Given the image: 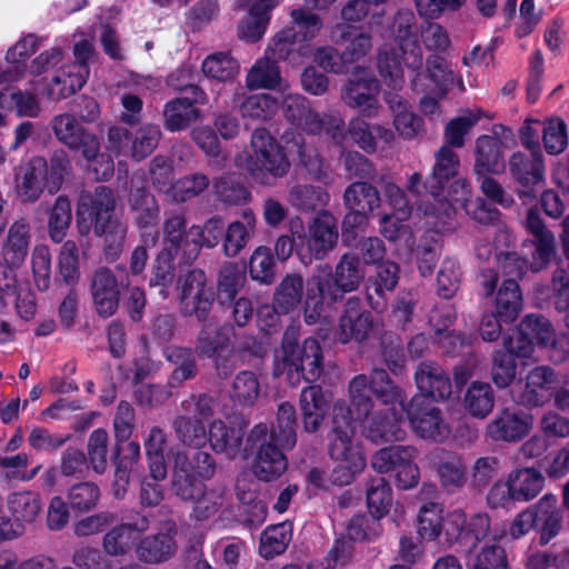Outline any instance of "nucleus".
<instances>
[{"mask_svg":"<svg viewBox=\"0 0 569 569\" xmlns=\"http://www.w3.org/2000/svg\"><path fill=\"white\" fill-rule=\"evenodd\" d=\"M329 193L312 184H296L289 191V202L299 211H316L329 201Z\"/></svg>","mask_w":569,"mask_h":569,"instance_id":"61","label":"nucleus"},{"mask_svg":"<svg viewBox=\"0 0 569 569\" xmlns=\"http://www.w3.org/2000/svg\"><path fill=\"white\" fill-rule=\"evenodd\" d=\"M553 337L551 322L541 315H527L517 326L511 338L516 350L522 357H530L535 347L547 348Z\"/></svg>","mask_w":569,"mask_h":569,"instance_id":"20","label":"nucleus"},{"mask_svg":"<svg viewBox=\"0 0 569 569\" xmlns=\"http://www.w3.org/2000/svg\"><path fill=\"white\" fill-rule=\"evenodd\" d=\"M37 37L30 33L9 48L6 61L10 66L0 72V84L14 82L23 74L27 60L37 51Z\"/></svg>","mask_w":569,"mask_h":569,"instance_id":"42","label":"nucleus"},{"mask_svg":"<svg viewBox=\"0 0 569 569\" xmlns=\"http://www.w3.org/2000/svg\"><path fill=\"white\" fill-rule=\"evenodd\" d=\"M150 527L146 515L133 512L127 521L112 526L102 538V549L110 557H123L136 551L142 536Z\"/></svg>","mask_w":569,"mask_h":569,"instance_id":"15","label":"nucleus"},{"mask_svg":"<svg viewBox=\"0 0 569 569\" xmlns=\"http://www.w3.org/2000/svg\"><path fill=\"white\" fill-rule=\"evenodd\" d=\"M201 71L209 79L228 82L239 73V63L229 52L219 51L203 59Z\"/></svg>","mask_w":569,"mask_h":569,"instance_id":"55","label":"nucleus"},{"mask_svg":"<svg viewBox=\"0 0 569 569\" xmlns=\"http://www.w3.org/2000/svg\"><path fill=\"white\" fill-rule=\"evenodd\" d=\"M249 276L261 284H272L277 277V264L270 248L259 246L256 248L248 263Z\"/></svg>","mask_w":569,"mask_h":569,"instance_id":"62","label":"nucleus"},{"mask_svg":"<svg viewBox=\"0 0 569 569\" xmlns=\"http://www.w3.org/2000/svg\"><path fill=\"white\" fill-rule=\"evenodd\" d=\"M67 499L74 512H89L97 507L100 500V488L96 482L81 481L68 489Z\"/></svg>","mask_w":569,"mask_h":569,"instance_id":"64","label":"nucleus"},{"mask_svg":"<svg viewBox=\"0 0 569 569\" xmlns=\"http://www.w3.org/2000/svg\"><path fill=\"white\" fill-rule=\"evenodd\" d=\"M224 230L226 223L220 216H212L202 226L192 224L190 228H187V218L184 217V231L182 233L184 264H192L202 248L212 249L222 242Z\"/></svg>","mask_w":569,"mask_h":569,"instance_id":"17","label":"nucleus"},{"mask_svg":"<svg viewBox=\"0 0 569 569\" xmlns=\"http://www.w3.org/2000/svg\"><path fill=\"white\" fill-rule=\"evenodd\" d=\"M536 517V529L540 532V545H547L559 535L562 528V511L558 507L557 497L552 493L542 496L533 505Z\"/></svg>","mask_w":569,"mask_h":569,"instance_id":"34","label":"nucleus"},{"mask_svg":"<svg viewBox=\"0 0 569 569\" xmlns=\"http://www.w3.org/2000/svg\"><path fill=\"white\" fill-rule=\"evenodd\" d=\"M246 282V271L236 262H224L218 272L216 299L221 307L230 306Z\"/></svg>","mask_w":569,"mask_h":569,"instance_id":"45","label":"nucleus"},{"mask_svg":"<svg viewBox=\"0 0 569 569\" xmlns=\"http://www.w3.org/2000/svg\"><path fill=\"white\" fill-rule=\"evenodd\" d=\"M250 144L252 152L247 158V170L257 183L271 187L288 174L290 160L269 130L254 129Z\"/></svg>","mask_w":569,"mask_h":569,"instance_id":"5","label":"nucleus"},{"mask_svg":"<svg viewBox=\"0 0 569 569\" xmlns=\"http://www.w3.org/2000/svg\"><path fill=\"white\" fill-rule=\"evenodd\" d=\"M417 453L412 446L383 447L371 457V467L380 475L392 477L398 489L409 490L417 487L420 479V471L415 462Z\"/></svg>","mask_w":569,"mask_h":569,"instance_id":"10","label":"nucleus"},{"mask_svg":"<svg viewBox=\"0 0 569 569\" xmlns=\"http://www.w3.org/2000/svg\"><path fill=\"white\" fill-rule=\"evenodd\" d=\"M71 221V202L67 196L60 194L48 210V233L50 239L56 243L62 242Z\"/></svg>","mask_w":569,"mask_h":569,"instance_id":"56","label":"nucleus"},{"mask_svg":"<svg viewBox=\"0 0 569 569\" xmlns=\"http://www.w3.org/2000/svg\"><path fill=\"white\" fill-rule=\"evenodd\" d=\"M302 429L308 433L319 430L327 413L328 403L322 388L318 385H311L302 388L299 399Z\"/></svg>","mask_w":569,"mask_h":569,"instance_id":"35","label":"nucleus"},{"mask_svg":"<svg viewBox=\"0 0 569 569\" xmlns=\"http://www.w3.org/2000/svg\"><path fill=\"white\" fill-rule=\"evenodd\" d=\"M380 202L378 189L365 181L349 184L343 192V203L347 209H358L372 214L380 207Z\"/></svg>","mask_w":569,"mask_h":569,"instance_id":"52","label":"nucleus"},{"mask_svg":"<svg viewBox=\"0 0 569 569\" xmlns=\"http://www.w3.org/2000/svg\"><path fill=\"white\" fill-rule=\"evenodd\" d=\"M282 449L272 440L258 449L252 469L259 480L268 482L278 479L287 470L288 459Z\"/></svg>","mask_w":569,"mask_h":569,"instance_id":"37","label":"nucleus"},{"mask_svg":"<svg viewBox=\"0 0 569 569\" xmlns=\"http://www.w3.org/2000/svg\"><path fill=\"white\" fill-rule=\"evenodd\" d=\"M281 0H239L240 6H249L248 16L239 26V36L248 42L260 40L270 22L271 11Z\"/></svg>","mask_w":569,"mask_h":569,"instance_id":"30","label":"nucleus"},{"mask_svg":"<svg viewBox=\"0 0 569 569\" xmlns=\"http://www.w3.org/2000/svg\"><path fill=\"white\" fill-rule=\"evenodd\" d=\"M441 486L449 492L461 489L467 482V468L463 458L452 451H441L436 462Z\"/></svg>","mask_w":569,"mask_h":569,"instance_id":"46","label":"nucleus"},{"mask_svg":"<svg viewBox=\"0 0 569 569\" xmlns=\"http://www.w3.org/2000/svg\"><path fill=\"white\" fill-rule=\"evenodd\" d=\"M532 427V416L516 407L499 410L486 427V436L493 441L518 442Z\"/></svg>","mask_w":569,"mask_h":569,"instance_id":"18","label":"nucleus"},{"mask_svg":"<svg viewBox=\"0 0 569 569\" xmlns=\"http://www.w3.org/2000/svg\"><path fill=\"white\" fill-rule=\"evenodd\" d=\"M447 194L445 191L439 197H431L430 200H420L418 209L427 217H432L443 228L449 226L448 220L456 216L455 203L465 204L469 202L471 189L470 183L462 178L452 179L447 186Z\"/></svg>","mask_w":569,"mask_h":569,"instance_id":"16","label":"nucleus"},{"mask_svg":"<svg viewBox=\"0 0 569 569\" xmlns=\"http://www.w3.org/2000/svg\"><path fill=\"white\" fill-rule=\"evenodd\" d=\"M379 91L380 82L375 77L352 78L345 84L341 97L346 104L370 117L377 111Z\"/></svg>","mask_w":569,"mask_h":569,"instance_id":"29","label":"nucleus"},{"mask_svg":"<svg viewBox=\"0 0 569 569\" xmlns=\"http://www.w3.org/2000/svg\"><path fill=\"white\" fill-rule=\"evenodd\" d=\"M292 527L290 522H280L268 526L260 536L259 555L266 559H273L283 553L291 541Z\"/></svg>","mask_w":569,"mask_h":569,"instance_id":"49","label":"nucleus"},{"mask_svg":"<svg viewBox=\"0 0 569 569\" xmlns=\"http://www.w3.org/2000/svg\"><path fill=\"white\" fill-rule=\"evenodd\" d=\"M179 311L184 318L207 322L216 299V290L202 269L189 270L179 279Z\"/></svg>","mask_w":569,"mask_h":569,"instance_id":"9","label":"nucleus"},{"mask_svg":"<svg viewBox=\"0 0 569 569\" xmlns=\"http://www.w3.org/2000/svg\"><path fill=\"white\" fill-rule=\"evenodd\" d=\"M331 37L336 42H348L343 53L349 66L366 57L372 47L371 36L350 23H337Z\"/></svg>","mask_w":569,"mask_h":569,"instance_id":"38","label":"nucleus"},{"mask_svg":"<svg viewBox=\"0 0 569 569\" xmlns=\"http://www.w3.org/2000/svg\"><path fill=\"white\" fill-rule=\"evenodd\" d=\"M177 525L173 521H167L156 533H143L136 549L137 558L147 565L168 561L177 552Z\"/></svg>","mask_w":569,"mask_h":569,"instance_id":"21","label":"nucleus"},{"mask_svg":"<svg viewBox=\"0 0 569 569\" xmlns=\"http://www.w3.org/2000/svg\"><path fill=\"white\" fill-rule=\"evenodd\" d=\"M116 206V194L110 187L98 186L92 191H82L76 210L79 232L88 234L92 230L97 237H101L108 226L118 219Z\"/></svg>","mask_w":569,"mask_h":569,"instance_id":"8","label":"nucleus"},{"mask_svg":"<svg viewBox=\"0 0 569 569\" xmlns=\"http://www.w3.org/2000/svg\"><path fill=\"white\" fill-rule=\"evenodd\" d=\"M510 177L518 198L533 202L545 187V160L542 152L515 151L508 160Z\"/></svg>","mask_w":569,"mask_h":569,"instance_id":"11","label":"nucleus"},{"mask_svg":"<svg viewBox=\"0 0 569 569\" xmlns=\"http://www.w3.org/2000/svg\"><path fill=\"white\" fill-rule=\"evenodd\" d=\"M127 200L129 213L138 230L157 228L160 221V204L144 182L136 184L132 180Z\"/></svg>","mask_w":569,"mask_h":569,"instance_id":"24","label":"nucleus"},{"mask_svg":"<svg viewBox=\"0 0 569 569\" xmlns=\"http://www.w3.org/2000/svg\"><path fill=\"white\" fill-rule=\"evenodd\" d=\"M557 385V375L552 368L535 367L529 371L525 388L515 396V400L529 409L541 407L552 398Z\"/></svg>","mask_w":569,"mask_h":569,"instance_id":"23","label":"nucleus"},{"mask_svg":"<svg viewBox=\"0 0 569 569\" xmlns=\"http://www.w3.org/2000/svg\"><path fill=\"white\" fill-rule=\"evenodd\" d=\"M249 420L234 418L229 423L221 419L213 420L209 426L207 440L216 453H224L229 459L242 457V440Z\"/></svg>","mask_w":569,"mask_h":569,"instance_id":"22","label":"nucleus"},{"mask_svg":"<svg viewBox=\"0 0 569 569\" xmlns=\"http://www.w3.org/2000/svg\"><path fill=\"white\" fill-rule=\"evenodd\" d=\"M79 249L73 240H67L62 243L58 257V274L56 282H62L71 289L79 282Z\"/></svg>","mask_w":569,"mask_h":569,"instance_id":"60","label":"nucleus"},{"mask_svg":"<svg viewBox=\"0 0 569 569\" xmlns=\"http://www.w3.org/2000/svg\"><path fill=\"white\" fill-rule=\"evenodd\" d=\"M416 386L419 393L429 401H445L452 393V383L445 369L437 362L421 361L415 372Z\"/></svg>","mask_w":569,"mask_h":569,"instance_id":"25","label":"nucleus"},{"mask_svg":"<svg viewBox=\"0 0 569 569\" xmlns=\"http://www.w3.org/2000/svg\"><path fill=\"white\" fill-rule=\"evenodd\" d=\"M508 477L518 501L532 500L541 492L545 486V477L536 468L516 469Z\"/></svg>","mask_w":569,"mask_h":569,"instance_id":"53","label":"nucleus"},{"mask_svg":"<svg viewBox=\"0 0 569 569\" xmlns=\"http://www.w3.org/2000/svg\"><path fill=\"white\" fill-rule=\"evenodd\" d=\"M197 356L194 349L190 347L167 346L163 349V357L174 367L168 378L170 388H179L183 382L193 380L198 376Z\"/></svg>","mask_w":569,"mask_h":569,"instance_id":"32","label":"nucleus"},{"mask_svg":"<svg viewBox=\"0 0 569 569\" xmlns=\"http://www.w3.org/2000/svg\"><path fill=\"white\" fill-rule=\"evenodd\" d=\"M260 395L258 376L250 370L240 371L233 379L230 397L240 407H251Z\"/></svg>","mask_w":569,"mask_h":569,"instance_id":"63","label":"nucleus"},{"mask_svg":"<svg viewBox=\"0 0 569 569\" xmlns=\"http://www.w3.org/2000/svg\"><path fill=\"white\" fill-rule=\"evenodd\" d=\"M365 269L356 252L343 253L335 270L319 272L307 279L305 321L315 325L321 320L326 308L341 301L346 293L356 291L365 279Z\"/></svg>","mask_w":569,"mask_h":569,"instance_id":"2","label":"nucleus"},{"mask_svg":"<svg viewBox=\"0 0 569 569\" xmlns=\"http://www.w3.org/2000/svg\"><path fill=\"white\" fill-rule=\"evenodd\" d=\"M184 231V213L171 212L166 216L162 223V248L153 258L150 267L148 284L150 288L159 287L160 295L167 298L169 288L174 279V260L179 252L184 262V247L182 233Z\"/></svg>","mask_w":569,"mask_h":569,"instance_id":"6","label":"nucleus"},{"mask_svg":"<svg viewBox=\"0 0 569 569\" xmlns=\"http://www.w3.org/2000/svg\"><path fill=\"white\" fill-rule=\"evenodd\" d=\"M375 327L372 312L362 307L360 298L347 300L339 318L338 340L346 345L351 341L362 343L368 340Z\"/></svg>","mask_w":569,"mask_h":569,"instance_id":"19","label":"nucleus"},{"mask_svg":"<svg viewBox=\"0 0 569 569\" xmlns=\"http://www.w3.org/2000/svg\"><path fill=\"white\" fill-rule=\"evenodd\" d=\"M297 428L296 408L288 401L281 402L270 428V440L278 442L283 449H292L297 442Z\"/></svg>","mask_w":569,"mask_h":569,"instance_id":"47","label":"nucleus"},{"mask_svg":"<svg viewBox=\"0 0 569 569\" xmlns=\"http://www.w3.org/2000/svg\"><path fill=\"white\" fill-rule=\"evenodd\" d=\"M93 52V44L87 39H82L74 43L73 56L76 60L63 70V74L70 79V88L72 92L80 90L88 81L90 74L89 61L91 60Z\"/></svg>","mask_w":569,"mask_h":569,"instance_id":"50","label":"nucleus"},{"mask_svg":"<svg viewBox=\"0 0 569 569\" xmlns=\"http://www.w3.org/2000/svg\"><path fill=\"white\" fill-rule=\"evenodd\" d=\"M53 132L57 139L72 150L91 153L97 148V136L83 128L69 113L59 114L53 119Z\"/></svg>","mask_w":569,"mask_h":569,"instance_id":"31","label":"nucleus"},{"mask_svg":"<svg viewBox=\"0 0 569 569\" xmlns=\"http://www.w3.org/2000/svg\"><path fill=\"white\" fill-rule=\"evenodd\" d=\"M202 323L196 337L193 349L201 359L211 360L218 378L228 379L236 370L232 343L233 328L227 323Z\"/></svg>","mask_w":569,"mask_h":569,"instance_id":"7","label":"nucleus"},{"mask_svg":"<svg viewBox=\"0 0 569 569\" xmlns=\"http://www.w3.org/2000/svg\"><path fill=\"white\" fill-rule=\"evenodd\" d=\"M303 288V279L300 274H287L276 289L274 306L283 315L295 310L302 302Z\"/></svg>","mask_w":569,"mask_h":569,"instance_id":"58","label":"nucleus"},{"mask_svg":"<svg viewBox=\"0 0 569 569\" xmlns=\"http://www.w3.org/2000/svg\"><path fill=\"white\" fill-rule=\"evenodd\" d=\"M412 431L421 439L441 443L448 439L451 428L441 410L422 396H413L401 408Z\"/></svg>","mask_w":569,"mask_h":569,"instance_id":"13","label":"nucleus"},{"mask_svg":"<svg viewBox=\"0 0 569 569\" xmlns=\"http://www.w3.org/2000/svg\"><path fill=\"white\" fill-rule=\"evenodd\" d=\"M495 405L493 389L488 382L473 381L465 395V407L473 418L483 419L492 411Z\"/></svg>","mask_w":569,"mask_h":569,"instance_id":"57","label":"nucleus"},{"mask_svg":"<svg viewBox=\"0 0 569 569\" xmlns=\"http://www.w3.org/2000/svg\"><path fill=\"white\" fill-rule=\"evenodd\" d=\"M368 386L371 393L385 406H392L398 402L401 408L403 407V391L390 378L385 369H372L368 378Z\"/></svg>","mask_w":569,"mask_h":569,"instance_id":"54","label":"nucleus"},{"mask_svg":"<svg viewBox=\"0 0 569 569\" xmlns=\"http://www.w3.org/2000/svg\"><path fill=\"white\" fill-rule=\"evenodd\" d=\"M47 179V160L33 157L16 169V189L23 202H36L42 194Z\"/></svg>","mask_w":569,"mask_h":569,"instance_id":"26","label":"nucleus"},{"mask_svg":"<svg viewBox=\"0 0 569 569\" xmlns=\"http://www.w3.org/2000/svg\"><path fill=\"white\" fill-rule=\"evenodd\" d=\"M435 164L428 176L431 197H439L449 182L458 176L460 160L458 154L448 146H442L435 156Z\"/></svg>","mask_w":569,"mask_h":569,"instance_id":"36","label":"nucleus"},{"mask_svg":"<svg viewBox=\"0 0 569 569\" xmlns=\"http://www.w3.org/2000/svg\"><path fill=\"white\" fill-rule=\"evenodd\" d=\"M199 73L188 64H182L171 71L166 78V86L176 92L186 93L193 102H209L208 94L198 84Z\"/></svg>","mask_w":569,"mask_h":569,"instance_id":"48","label":"nucleus"},{"mask_svg":"<svg viewBox=\"0 0 569 569\" xmlns=\"http://www.w3.org/2000/svg\"><path fill=\"white\" fill-rule=\"evenodd\" d=\"M369 513L382 519L389 513L392 506V489L383 477L371 478L367 486L366 493Z\"/></svg>","mask_w":569,"mask_h":569,"instance_id":"59","label":"nucleus"},{"mask_svg":"<svg viewBox=\"0 0 569 569\" xmlns=\"http://www.w3.org/2000/svg\"><path fill=\"white\" fill-rule=\"evenodd\" d=\"M216 468V460L208 451H177L173 455L171 490L181 500L198 503L196 511L201 519L216 511L213 507L202 506L206 501L204 482L214 476Z\"/></svg>","mask_w":569,"mask_h":569,"instance_id":"4","label":"nucleus"},{"mask_svg":"<svg viewBox=\"0 0 569 569\" xmlns=\"http://www.w3.org/2000/svg\"><path fill=\"white\" fill-rule=\"evenodd\" d=\"M128 287V277L119 280L107 267L94 270L90 280V293L97 315L104 319L112 317L118 311L122 290Z\"/></svg>","mask_w":569,"mask_h":569,"instance_id":"14","label":"nucleus"},{"mask_svg":"<svg viewBox=\"0 0 569 569\" xmlns=\"http://www.w3.org/2000/svg\"><path fill=\"white\" fill-rule=\"evenodd\" d=\"M338 239L337 218L321 209L310 221L308 232L297 248V256L301 263L309 266L313 260L325 259L336 248Z\"/></svg>","mask_w":569,"mask_h":569,"instance_id":"12","label":"nucleus"},{"mask_svg":"<svg viewBox=\"0 0 569 569\" xmlns=\"http://www.w3.org/2000/svg\"><path fill=\"white\" fill-rule=\"evenodd\" d=\"M523 358L516 350L511 338L503 339V349L492 353L491 378L498 388L509 387L517 375V359Z\"/></svg>","mask_w":569,"mask_h":569,"instance_id":"44","label":"nucleus"},{"mask_svg":"<svg viewBox=\"0 0 569 569\" xmlns=\"http://www.w3.org/2000/svg\"><path fill=\"white\" fill-rule=\"evenodd\" d=\"M365 435L376 445L403 440L406 431L401 427V415L397 413L395 408L375 412L365 429Z\"/></svg>","mask_w":569,"mask_h":569,"instance_id":"33","label":"nucleus"},{"mask_svg":"<svg viewBox=\"0 0 569 569\" xmlns=\"http://www.w3.org/2000/svg\"><path fill=\"white\" fill-rule=\"evenodd\" d=\"M350 401H337L332 409V427L329 432V456L338 465L332 471L335 483L348 485L366 466L361 447L353 442L356 426L372 412V393L368 377L358 375L349 382Z\"/></svg>","mask_w":569,"mask_h":569,"instance_id":"1","label":"nucleus"},{"mask_svg":"<svg viewBox=\"0 0 569 569\" xmlns=\"http://www.w3.org/2000/svg\"><path fill=\"white\" fill-rule=\"evenodd\" d=\"M522 306L523 297L519 283L515 279L503 280L495 297L493 312L509 325L519 317Z\"/></svg>","mask_w":569,"mask_h":569,"instance_id":"43","label":"nucleus"},{"mask_svg":"<svg viewBox=\"0 0 569 569\" xmlns=\"http://www.w3.org/2000/svg\"><path fill=\"white\" fill-rule=\"evenodd\" d=\"M300 327L288 326L282 333L280 355L276 356L273 376L286 373L291 387H297L302 380L317 381L323 372L322 348L318 339L309 337L302 343Z\"/></svg>","mask_w":569,"mask_h":569,"instance_id":"3","label":"nucleus"},{"mask_svg":"<svg viewBox=\"0 0 569 569\" xmlns=\"http://www.w3.org/2000/svg\"><path fill=\"white\" fill-rule=\"evenodd\" d=\"M7 505L12 517L23 527L33 523L42 509L41 497L36 491L12 492L8 496Z\"/></svg>","mask_w":569,"mask_h":569,"instance_id":"51","label":"nucleus"},{"mask_svg":"<svg viewBox=\"0 0 569 569\" xmlns=\"http://www.w3.org/2000/svg\"><path fill=\"white\" fill-rule=\"evenodd\" d=\"M256 217L251 210L242 213L241 220L230 222L224 230L222 251L226 257L238 256L248 244L254 233Z\"/></svg>","mask_w":569,"mask_h":569,"instance_id":"41","label":"nucleus"},{"mask_svg":"<svg viewBox=\"0 0 569 569\" xmlns=\"http://www.w3.org/2000/svg\"><path fill=\"white\" fill-rule=\"evenodd\" d=\"M476 176L499 174L506 168L503 142L497 136L481 134L475 142Z\"/></svg>","mask_w":569,"mask_h":569,"instance_id":"28","label":"nucleus"},{"mask_svg":"<svg viewBox=\"0 0 569 569\" xmlns=\"http://www.w3.org/2000/svg\"><path fill=\"white\" fill-rule=\"evenodd\" d=\"M30 243V224L24 219L16 220L9 228L2 246L4 262L11 268H19L28 256Z\"/></svg>","mask_w":569,"mask_h":569,"instance_id":"39","label":"nucleus"},{"mask_svg":"<svg viewBox=\"0 0 569 569\" xmlns=\"http://www.w3.org/2000/svg\"><path fill=\"white\" fill-rule=\"evenodd\" d=\"M208 102H193L191 97H174L162 109V124L166 131L174 133L189 129L201 117L199 106Z\"/></svg>","mask_w":569,"mask_h":569,"instance_id":"27","label":"nucleus"},{"mask_svg":"<svg viewBox=\"0 0 569 569\" xmlns=\"http://www.w3.org/2000/svg\"><path fill=\"white\" fill-rule=\"evenodd\" d=\"M399 266L396 262L383 261L377 264V272L367 287V298L372 309L382 311L386 292L392 291L399 280Z\"/></svg>","mask_w":569,"mask_h":569,"instance_id":"40","label":"nucleus"}]
</instances>
